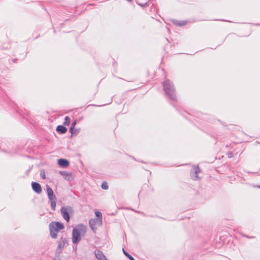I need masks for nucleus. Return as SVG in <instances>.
I'll use <instances>...</instances> for the list:
<instances>
[{
  "instance_id": "nucleus-1",
  "label": "nucleus",
  "mask_w": 260,
  "mask_h": 260,
  "mask_svg": "<svg viewBox=\"0 0 260 260\" xmlns=\"http://www.w3.org/2000/svg\"><path fill=\"white\" fill-rule=\"evenodd\" d=\"M161 85L165 97L170 100L171 102V104L175 107V103L177 102V98L173 83L170 80L165 78Z\"/></svg>"
},
{
  "instance_id": "nucleus-2",
  "label": "nucleus",
  "mask_w": 260,
  "mask_h": 260,
  "mask_svg": "<svg viewBox=\"0 0 260 260\" xmlns=\"http://www.w3.org/2000/svg\"><path fill=\"white\" fill-rule=\"evenodd\" d=\"M86 231V226L83 224H79L73 229L72 242L77 244L81 240V235H84Z\"/></svg>"
},
{
  "instance_id": "nucleus-3",
  "label": "nucleus",
  "mask_w": 260,
  "mask_h": 260,
  "mask_svg": "<svg viewBox=\"0 0 260 260\" xmlns=\"http://www.w3.org/2000/svg\"><path fill=\"white\" fill-rule=\"evenodd\" d=\"M50 235L53 239H56L57 233L64 228V224L59 221H52L49 225Z\"/></svg>"
},
{
  "instance_id": "nucleus-4",
  "label": "nucleus",
  "mask_w": 260,
  "mask_h": 260,
  "mask_svg": "<svg viewBox=\"0 0 260 260\" xmlns=\"http://www.w3.org/2000/svg\"><path fill=\"white\" fill-rule=\"evenodd\" d=\"M73 212V209L70 206L62 207L60 209V213L64 219L67 222L70 221Z\"/></svg>"
},
{
  "instance_id": "nucleus-5",
  "label": "nucleus",
  "mask_w": 260,
  "mask_h": 260,
  "mask_svg": "<svg viewBox=\"0 0 260 260\" xmlns=\"http://www.w3.org/2000/svg\"><path fill=\"white\" fill-rule=\"evenodd\" d=\"M201 172V169L198 165L193 166L190 171V176L192 179L198 180L200 179L199 174Z\"/></svg>"
},
{
  "instance_id": "nucleus-6",
  "label": "nucleus",
  "mask_w": 260,
  "mask_h": 260,
  "mask_svg": "<svg viewBox=\"0 0 260 260\" xmlns=\"http://www.w3.org/2000/svg\"><path fill=\"white\" fill-rule=\"evenodd\" d=\"M102 224V221L96 218L90 219L89 220V225L91 230L95 233L96 231V228L95 225L100 226Z\"/></svg>"
},
{
  "instance_id": "nucleus-7",
  "label": "nucleus",
  "mask_w": 260,
  "mask_h": 260,
  "mask_svg": "<svg viewBox=\"0 0 260 260\" xmlns=\"http://www.w3.org/2000/svg\"><path fill=\"white\" fill-rule=\"evenodd\" d=\"M31 187L33 191L36 193L40 194L42 192V189L41 185L37 182H31Z\"/></svg>"
},
{
  "instance_id": "nucleus-8",
  "label": "nucleus",
  "mask_w": 260,
  "mask_h": 260,
  "mask_svg": "<svg viewBox=\"0 0 260 260\" xmlns=\"http://www.w3.org/2000/svg\"><path fill=\"white\" fill-rule=\"evenodd\" d=\"M47 194L49 200H52L54 199H56V197L54 193V192L51 187L48 184L46 185Z\"/></svg>"
},
{
  "instance_id": "nucleus-9",
  "label": "nucleus",
  "mask_w": 260,
  "mask_h": 260,
  "mask_svg": "<svg viewBox=\"0 0 260 260\" xmlns=\"http://www.w3.org/2000/svg\"><path fill=\"white\" fill-rule=\"evenodd\" d=\"M57 164L62 168H67L70 165L69 161L64 158H60L57 160Z\"/></svg>"
},
{
  "instance_id": "nucleus-10",
  "label": "nucleus",
  "mask_w": 260,
  "mask_h": 260,
  "mask_svg": "<svg viewBox=\"0 0 260 260\" xmlns=\"http://www.w3.org/2000/svg\"><path fill=\"white\" fill-rule=\"evenodd\" d=\"M96 258L99 260H108L103 253L100 250L96 249L94 251Z\"/></svg>"
},
{
  "instance_id": "nucleus-11",
  "label": "nucleus",
  "mask_w": 260,
  "mask_h": 260,
  "mask_svg": "<svg viewBox=\"0 0 260 260\" xmlns=\"http://www.w3.org/2000/svg\"><path fill=\"white\" fill-rule=\"evenodd\" d=\"M171 22L176 26L182 27L186 25L188 23L187 21H179L175 19H172Z\"/></svg>"
},
{
  "instance_id": "nucleus-12",
  "label": "nucleus",
  "mask_w": 260,
  "mask_h": 260,
  "mask_svg": "<svg viewBox=\"0 0 260 260\" xmlns=\"http://www.w3.org/2000/svg\"><path fill=\"white\" fill-rule=\"evenodd\" d=\"M56 132L59 134H64L67 131V128L63 125H58L56 128Z\"/></svg>"
},
{
  "instance_id": "nucleus-13",
  "label": "nucleus",
  "mask_w": 260,
  "mask_h": 260,
  "mask_svg": "<svg viewBox=\"0 0 260 260\" xmlns=\"http://www.w3.org/2000/svg\"><path fill=\"white\" fill-rule=\"evenodd\" d=\"M57 242L58 243V245H57L56 251L59 253H60L62 252L63 249L64 248V246L65 245L64 242L62 240H61L57 241Z\"/></svg>"
},
{
  "instance_id": "nucleus-14",
  "label": "nucleus",
  "mask_w": 260,
  "mask_h": 260,
  "mask_svg": "<svg viewBox=\"0 0 260 260\" xmlns=\"http://www.w3.org/2000/svg\"><path fill=\"white\" fill-rule=\"evenodd\" d=\"M50 202V206L53 211H54L56 208L57 199H54L52 200H49Z\"/></svg>"
},
{
  "instance_id": "nucleus-15",
  "label": "nucleus",
  "mask_w": 260,
  "mask_h": 260,
  "mask_svg": "<svg viewBox=\"0 0 260 260\" xmlns=\"http://www.w3.org/2000/svg\"><path fill=\"white\" fill-rule=\"evenodd\" d=\"M76 124H77V121L76 120H74L72 122L71 125L69 129V131L71 133V134H73L74 128L75 127V126Z\"/></svg>"
},
{
  "instance_id": "nucleus-16",
  "label": "nucleus",
  "mask_w": 260,
  "mask_h": 260,
  "mask_svg": "<svg viewBox=\"0 0 260 260\" xmlns=\"http://www.w3.org/2000/svg\"><path fill=\"white\" fill-rule=\"evenodd\" d=\"M122 252H123L124 255L125 256H126L129 260H132V259H133V258H134L129 253H128L126 251H125V249H124V248H122Z\"/></svg>"
},
{
  "instance_id": "nucleus-17",
  "label": "nucleus",
  "mask_w": 260,
  "mask_h": 260,
  "mask_svg": "<svg viewBox=\"0 0 260 260\" xmlns=\"http://www.w3.org/2000/svg\"><path fill=\"white\" fill-rule=\"evenodd\" d=\"M136 3L137 5L143 8L146 7V2L142 3V0H136Z\"/></svg>"
},
{
  "instance_id": "nucleus-18",
  "label": "nucleus",
  "mask_w": 260,
  "mask_h": 260,
  "mask_svg": "<svg viewBox=\"0 0 260 260\" xmlns=\"http://www.w3.org/2000/svg\"><path fill=\"white\" fill-rule=\"evenodd\" d=\"M95 217L94 218L98 219L102 221V214L100 211L95 212Z\"/></svg>"
},
{
  "instance_id": "nucleus-19",
  "label": "nucleus",
  "mask_w": 260,
  "mask_h": 260,
  "mask_svg": "<svg viewBox=\"0 0 260 260\" xmlns=\"http://www.w3.org/2000/svg\"><path fill=\"white\" fill-rule=\"evenodd\" d=\"M240 235L242 237H244V238H246L248 239H253L255 238L254 236H249V235H246L243 233H241Z\"/></svg>"
},
{
  "instance_id": "nucleus-20",
  "label": "nucleus",
  "mask_w": 260,
  "mask_h": 260,
  "mask_svg": "<svg viewBox=\"0 0 260 260\" xmlns=\"http://www.w3.org/2000/svg\"><path fill=\"white\" fill-rule=\"evenodd\" d=\"M71 119L69 116H66L64 118V121L63 124L65 125H69L70 123Z\"/></svg>"
},
{
  "instance_id": "nucleus-21",
  "label": "nucleus",
  "mask_w": 260,
  "mask_h": 260,
  "mask_svg": "<svg viewBox=\"0 0 260 260\" xmlns=\"http://www.w3.org/2000/svg\"><path fill=\"white\" fill-rule=\"evenodd\" d=\"M80 132V129L74 128L73 134H71V137L77 135Z\"/></svg>"
},
{
  "instance_id": "nucleus-22",
  "label": "nucleus",
  "mask_w": 260,
  "mask_h": 260,
  "mask_svg": "<svg viewBox=\"0 0 260 260\" xmlns=\"http://www.w3.org/2000/svg\"><path fill=\"white\" fill-rule=\"evenodd\" d=\"M101 188L103 189H105V190L107 189L108 188V185L107 182H104L102 183V184L101 185Z\"/></svg>"
},
{
  "instance_id": "nucleus-23",
  "label": "nucleus",
  "mask_w": 260,
  "mask_h": 260,
  "mask_svg": "<svg viewBox=\"0 0 260 260\" xmlns=\"http://www.w3.org/2000/svg\"><path fill=\"white\" fill-rule=\"evenodd\" d=\"M59 174L63 176H64V177H66L67 176H69V175H71L70 174L67 173V172L66 171H60L59 172Z\"/></svg>"
},
{
  "instance_id": "nucleus-24",
  "label": "nucleus",
  "mask_w": 260,
  "mask_h": 260,
  "mask_svg": "<svg viewBox=\"0 0 260 260\" xmlns=\"http://www.w3.org/2000/svg\"><path fill=\"white\" fill-rule=\"evenodd\" d=\"M40 176L43 179H45V178H46V177H45V171H44V170H41V171H40Z\"/></svg>"
},
{
  "instance_id": "nucleus-25",
  "label": "nucleus",
  "mask_w": 260,
  "mask_h": 260,
  "mask_svg": "<svg viewBox=\"0 0 260 260\" xmlns=\"http://www.w3.org/2000/svg\"><path fill=\"white\" fill-rule=\"evenodd\" d=\"M150 11H153L154 12H156V13H157V9L155 7H154L153 3H152V5L150 8Z\"/></svg>"
},
{
  "instance_id": "nucleus-26",
  "label": "nucleus",
  "mask_w": 260,
  "mask_h": 260,
  "mask_svg": "<svg viewBox=\"0 0 260 260\" xmlns=\"http://www.w3.org/2000/svg\"><path fill=\"white\" fill-rule=\"evenodd\" d=\"M60 240H62L64 242V244H68V242L69 241L67 238H63L62 237H61Z\"/></svg>"
},
{
  "instance_id": "nucleus-27",
  "label": "nucleus",
  "mask_w": 260,
  "mask_h": 260,
  "mask_svg": "<svg viewBox=\"0 0 260 260\" xmlns=\"http://www.w3.org/2000/svg\"><path fill=\"white\" fill-rule=\"evenodd\" d=\"M32 168V166L30 167L28 170H27L26 171L25 173H26V175H28V174L30 173V172L31 171Z\"/></svg>"
},
{
  "instance_id": "nucleus-28",
  "label": "nucleus",
  "mask_w": 260,
  "mask_h": 260,
  "mask_svg": "<svg viewBox=\"0 0 260 260\" xmlns=\"http://www.w3.org/2000/svg\"><path fill=\"white\" fill-rule=\"evenodd\" d=\"M217 120H218L219 122H220V123H221L222 125H223V126H226V125L225 124V122H223V121H221V120H219V119H218Z\"/></svg>"
},
{
  "instance_id": "nucleus-29",
  "label": "nucleus",
  "mask_w": 260,
  "mask_h": 260,
  "mask_svg": "<svg viewBox=\"0 0 260 260\" xmlns=\"http://www.w3.org/2000/svg\"><path fill=\"white\" fill-rule=\"evenodd\" d=\"M54 260H61V258L59 257V256L58 255V256H56L55 258H54Z\"/></svg>"
},
{
  "instance_id": "nucleus-30",
  "label": "nucleus",
  "mask_w": 260,
  "mask_h": 260,
  "mask_svg": "<svg viewBox=\"0 0 260 260\" xmlns=\"http://www.w3.org/2000/svg\"><path fill=\"white\" fill-rule=\"evenodd\" d=\"M95 106V107H101V106H99V105H92V104H91V105H88V107H89V106Z\"/></svg>"
},
{
  "instance_id": "nucleus-31",
  "label": "nucleus",
  "mask_w": 260,
  "mask_h": 260,
  "mask_svg": "<svg viewBox=\"0 0 260 260\" xmlns=\"http://www.w3.org/2000/svg\"><path fill=\"white\" fill-rule=\"evenodd\" d=\"M220 20L222 21L230 22V21H228V20H225V19H221Z\"/></svg>"
},
{
  "instance_id": "nucleus-32",
  "label": "nucleus",
  "mask_w": 260,
  "mask_h": 260,
  "mask_svg": "<svg viewBox=\"0 0 260 260\" xmlns=\"http://www.w3.org/2000/svg\"><path fill=\"white\" fill-rule=\"evenodd\" d=\"M255 187L258 188H260V185H256L255 186Z\"/></svg>"
},
{
  "instance_id": "nucleus-33",
  "label": "nucleus",
  "mask_w": 260,
  "mask_h": 260,
  "mask_svg": "<svg viewBox=\"0 0 260 260\" xmlns=\"http://www.w3.org/2000/svg\"><path fill=\"white\" fill-rule=\"evenodd\" d=\"M152 0H147V7L148 6V3L151 2Z\"/></svg>"
},
{
  "instance_id": "nucleus-34",
  "label": "nucleus",
  "mask_w": 260,
  "mask_h": 260,
  "mask_svg": "<svg viewBox=\"0 0 260 260\" xmlns=\"http://www.w3.org/2000/svg\"><path fill=\"white\" fill-rule=\"evenodd\" d=\"M147 173H150V174H151V172L150 171H149V170H147Z\"/></svg>"
},
{
  "instance_id": "nucleus-35",
  "label": "nucleus",
  "mask_w": 260,
  "mask_h": 260,
  "mask_svg": "<svg viewBox=\"0 0 260 260\" xmlns=\"http://www.w3.org/2000/svg\"><path fill=\"white\" fill-rule=\"evenodd\" d=\"M131 158H132L133 159H134V160H136V158H135L134 157H133V156H131Z\"/></svg>"
},
{
  "instance_id": "nucleus-36",
  "label": "nucleus",
  "mask_w": 260,
  "mask_h": 260,
  "mask_svg": "<svg viewBox=\"0 0 260 260\" xmlns=\"http://www.w3.org/2000/svg\"><path fill=\"white\" fill-rule=\"evenodd\" d=\"M17 60V59H15L13 60V62H15V60Z\"/></svg>"
},
{
  "instance_id": "nucleus-37",
  "label": "nucleus",
  "mask_w": 260,
  "mask_h": 260,
  "mask_svg": "<svg viewBox=\"0 0 260 260\" xmlns=\"http://www.w3.org/2000/svg\"><path fill=\"white\" fill-rule=\"evenodd\" d=\"M2 151L5 152H6V151H5V150H2Z\"/></svg>"
},
{
  "instance_id": "nucleus-38",
  "label": "nucleus",
  "mask_w": 260,
  "mask_h": 260,
  "mask_svg": "<svg viewBox=\"0 0 260 260\" xmlns=\"http://www.w3.org/2000/svg\"><path fill=\"white\" fill-rule=\"evenodd\" d=\"M255 25H260V23L259 24H256Z\"/></svg>"
},
{
  "instance_id": "nucleus-39",
  "label": "nucleus",
  "mask_w": 260,
  "mask_h": 260,
  "mask_svg": "<svg viewBox=\"0 0 260 260\" xmlns=\"http://www.w3.org/2000/svg\"><path fill=\"white\" fill-rule=\"evenodd\" d=\"M128 2H131L132 0H126Z\"/></svg>"
},
{
  "instance_id": "nucleus-40",
  "label": "nucleus",
  "mask_w": 260,
  "mask_h": 260,
  "mask_svg": "<svg viewBox=\"0 0 260 260\" xmlns=\"http://www.w3.org/2000/svg\"><path fill=\"white\" fill-rule=\"evenodd\" d=\"M166 41H167L168 42H169L168 41V39L167 38L166 39Z\"/></svg>"
},
{
  "instance_id": "nucleus-41",
  "label": "nucleus",
  "mask_w": 260,
  "mask_h": 260,
  "mask_svg": "<svg viewBox=\"0 0 260 260\" xmlns=\"http://www.w3.org/2000/svg\"><path fill=\"white\" fill-rule=\"evenodd\" d=\"M132 260H136L134 258L133 259H132Z\"/></svg>"
},
{
  "instance_id": "nucleus-42",
  "label": "nucleus",
  "mask_w": 260,
  "mask_h": 260,
  "mask_svg": "<svg viewBox=\"0 0 260 260\" xmlns=\"http://www.w3.org/2000/svg\"><path fill=\"white\" fill-rule=\"evenodd\" d=\"M132 260H136L134 258L133 259H132Z\"/></svg>"
}]
</instances>
